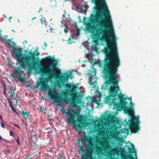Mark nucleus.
Instances as JSON below:
<instances>
[{
  "label": "nucleus",
  "mask_w": 159,
  "mask_h": 159,
  "mask_svg": "<svg viewBox=\"0 0 159 159\" xmlns=\"http://www.w3.org/2000/svg\"><path fill=\"white\" fill-rule=\"evenodd\" d=\"M93 11L89 19L90 22L86 26L87 31L91 33L95 43L102 38L107 45L103 50L105 54L103 60L102 72L106 82H118L117 80L118 67L120 61L117 52L116 37L112 31L113 25L109 12L105 18L98 17Z\"/></svg>",
  "instance_id": "obj_1"
},
{
  "label": "nucleus",
  "mask_w": 159,
  "mask_h": 159,
  "mask_svg": "<svg viewBox=\"0 0 159 159\" xmlns=\"http://www.w3.org/2000/svg\"><path fill=\"white\" fill-rule=\"evenodd\" d=\"M24 47L20 48V63L21 62V57L24 55V61L22 66L28 68L27 74L30 75L32 70L35 69L36 66L39 68V73L42 75L47 76V78H41L37 85L40 86V89H56L55 88L52 89L50 88L48 84V82L51 81L52 80L55 79L58 87L61 88L64 85L65 88L64 89H76L79 88L80 89H83V87L80 85L81 83H77L75 84H72L68 83L65 84L68 79V76L66 75H60L61 72L58 69H54L46 66H43L41 65L42 61L39 59V57H35V56H38L39 53L35 50L34 52H29V53L30 56H26L28 53V48L27 47V42L25 41L23 42ZM45 61L50 65L52 67L57 66V61L52 57L48 56L44 59Z\"/></svg>",
  "instance_id": "obj_2"
},
{
  "label": "nucleus",
  "mask_w": 159,
  "mask_h": 159,
  "mask_svg": "<svg viewBox=\"0 0 159 159\" xmlns=\"http://www.w3.org/2000/svg\"><path fill=\"white\" fill-rule=\"evenodd\" d=\"M50 99L58 104L61 105L62 102H65L69 101L72 107L80 109V107L77 105L79 104L82 106L85 104L84 101L82 100V96L77 92L78 90H61L62 92L58 93L57 90H43Z\"/></svg>",
  "instance_id": "obj_3"
},
{
  "label": "nucleus",
  "mask_w": 159,
  "mask_h": 159,
  "mask_svg": "<svg viewBox=\"0 0 159 159\" xmlns=\"http://www.w3.org/2000/svg\"><path fill=\"white\" fill-rule=\"evenodd\" d=\"M110 94L106 99V102L114 105L113 109L117 110H120L126 106L127 104L126 100L124 95L119 93L120 90H109Z\"/></svg>",
  "instance_id": "obj_4"
},
{
  "label": "nucleus",
  "mask_w": 159,
  "mask_h": 159,
  "mask_svg": "<svg viewBox=\"0 0 159 159\" xmlns=\"http://www.w3.org/2000/svg\"><path fill=\"white\" fill-rule=\"evenodd\" d=\"M68 115L66 118L68 123H72L74 127L77 129L82 128L85 124V120L84 116L80 115L78 112H74L73 110H68L65 112Z\"/></svg>",
  "instance_id": "obj_5"
},
{
  "label": "nucleus",
  "mask_w": 159,
  "mask_h": 159,
  "mask_svg": "<svg viewBox=\"0 0 159 159\" xmlns=\"http://www.w3.org/2000/svg\"><path fill=\"white\" fill-rule=\"evenodd\" d=\"M1 30H0V38L6 41V44L10 45V50L15 55L14 58L17 60L16 65L20 64V48L16 46L15 43L12 41L11 39L7 40V36H4L2 37H1Z\"/></svg>",
  "instance_id": "obj_6"
},
{
  "label": "nucleus",
  "mask_w": 159,
  "mask_h": 159,
  "mask_svg": "<svg viewBox=\"0 0 159 159\" xmlns=\"http://www.w3.org/2000/svg\"><path fill=\"white\" fill-rule=\"evenodd\" d=\"M93 3H94L95 6L94 7V9L96 11L95 14L96 16L99 17V16H101L103 18H105V17H107V12H109L107 11L106 12L102 11L100 10V8L102 5L104 4L105 5V7H107L106 4L105 3V0H91Z\"/></svg>",
  "instance_id": "obj_7"
},
{
  "label": "nucleus",
  "mask_w": 159,
  "mask_h": 159,
  "mask_svg": "<svg viewBox=\"0 0 159 159\" xmlns=\"http://www.w3.org/2000/svg\"><path fill=\"white\" fill-rule=\"evenodd\" d=\"M139 116L132 117L127 122L125 120L124 122L125 125H128L130 130L136 133L139 130Z\"/></svg>",
  "instance_id": "obj_8"
},
{
  "label": "nucleus",
  "mask_w": 159,
  "mask_h": 159,
  "mask_svg": "<svg viewBox=\"0 0 159 159\" xmlns=\"http://www.w3.org/2000/svg\"><path fill=\"white\" fill-rule=\"evenodd\" d=\"M86 139L88 143V144L86 145L87 152L86 154H84V149L83 148L81 149L83 152L82 153V155H81V159H93L92 155L93 152V144L90 141V139L89 137H87Z\"/></svg>",
  "instance_id": "obj_9"
},
{
  "label": "nucleus",
  "mask_w": 159,
  "mask_h": 159,
  "mask_svg": "<svg viewBox=\"0 0 159 159\" xmlns=\"http://www.w3.org/2000/svg\"><path fill=\"white\" fill-rule=\"evenodd\" d=\"M95 152L98 155H109L110 154L109 146L107 145H102L101 147H97Z\"/></svg>",
  "instance_id": "obj_10"
},
{
  "label": "nucleus",
  "mask_w": 159,
  "mask_h": 159,
  "mask_svg": "<svg viewBox=\"0 0 159 159\" xmlns=\"http://www.w3.org/2000/svg\"><path fill=\"white\" fill-rule=\"evenodd\" d=\"M132 147V148L130 147L128 148V150L129 151L128 152L130 154H127L126 155H124L123 156H122L121 157V158L122 159H134V158L130 154L131 153H134L135 157H137L136 151L133 145Z\"/></svg>",
  "instance_id": "obj_11"
},
{
  "label": "nucleus",
  "mask_w": 159,
  "mask_h": 159,
  "mask_svg": "<svg viewBox=\"0 0 159 159\" xmlns=\"http://www.w3.org/2000/svg\"><path fill=\"white\" fill-rule=\"evenodd\" d=\"M11 76L12 78L16 77L18 80L20 81V65L15 68L13 73L11 74Z\"/></svg>",
  "instance_id": "obj_12"
},
{
  "label": "nucleus",
  "mask_w": 159,
  "mask_h": 159,
  "mask_svg": "<svg viewBox=\"0 0 159 159\" xmlns=\"http://www.w3.org/2000/svg\"><path fill=\"white\" fill-rule=\"evenodd\" d=\"M111 123L114 125H119L120 123V121L116 116H113L111 117Z\"/></svg>",
  "instance_id": "obj_13"
},
{
  "label": "nucleus",
  "mask_w": 159,
  "mask_h": 159,
  "mask_svg": "<svg viewBox=\"0 0 159 159\" xmlns=\"http://www.w3.org/2000/svg\"><path fill=\"white\" fill-rule=\"evenodd\" d=\"M21 115L22 117L25 120H26L29 118V112H26L24 111H22L20 112Z\"/></svg>",
  "instance_id": "obj_14"
},
{
  "label": "nucleus",
  "mask_w": 159,
  "mask_h": 159,
  "mask_svg": "<svg viewBox=\"0 0 159 159\" xmlns=\"http://www.w3.org/2000/svg\"><path fill=\"white\" fill-rule=\"evenodd\" d=\"M125 113L128 114L129 115L133 114L134 113L133 109L130 107H127L124 109Z\"/></svg>",
  "instance_id": "obj_15"
},
{
  "label": "nucleus",
  "mask_w": 159,
  "mask_h": 159,
  "mask_svg": "<svg viewBox=\"0 0 159 159\" xmlns=\"http://www.w3.org/2000/svg\"><path fill=\"white\" fill-rule=\"evenodd\" d=\"M10 91L8 92V93L10 94V97L11 99H15V93L13 90H9Z\"/></svg>",
  "instance_id": "obj_16"
},
{
  "label": "nucleus",
  "mask_w": 159,
  "mask_h": 159,
  "mask_svg": "<svg viewBox=\"0 0 159 159\" xmlns=\"http://www.w3.org/2000/svg\"><path fill=\"white\" fill-rule=\"evenodd\" d=\"M8 101L9 103V105H10V107L11 108L13 111H14L15 112H16V110L13 107V105L12 104V102L11 101L9 98H8Z\"/></svg>",
  "instance_id": "obj_17"
},
{
  "label": "nucleus",
  "mask_w": 159,
  "mask_h": 159,
  "mask_svg": "<svg viewBox=\"0 0 159 159\" xmlns=\"http://www.w3.org/2000/svg\"><path fill=\"white\" fill-rule=\"evenodd\" d=\"M98 100L96 98H94L92 99L90 102H88L87 104L88 105V104H91L93 103H98Z\"/></svg>",
  "instance_id": "obj_18"
},
{
  "label": "nucleus",
  "mask_w": 159,
  "mask_h": 159,
  "mask_svg": "<svg viewBox=\"0 0 159 159\" xmlns=\"http://www.w3.org/2000/svg\"><path fill=\"white\" fill-rule=\"evenodd\" d=\"M40 20V23L41 24H43L44 23H45V20L44 18H42Z\"/></svg>",
  "instance_id": "obj_19"
},
{
  "label": "nucleus",
  "mask_w": 159,
  "mask_h": 159,
  "mask_svg": "<svg viewBox=\"0 0 159 159\" xmlns=\"http://www.w3.org/2000/svg\"><path fill=\"white\" fill-rule=\"evenodd\" d=\"M95 82H92L91 84V86H93V89H94L96 87V84Z\"/></svg>",
  "instance_id": "obj_20"
},
{
  "label": "nucleus",
  "mask_w": 159,
  "mask_h": 159,
  "mask_svg": "<svg viewBox=\"0 0 159 159\" xmlns=\"http://www.w3.org/2000/svg\"><path fill=\"white\" fill-rule=\"evenodd\" d=\"M64 26L65 27V29L64 30V31L65 32V33H66L68 31V28L67 27H66V26L65 25V24H64Z\"/></svg>",
  "instance_id": "obj_21"
},
{
  "label": "nucleus",
  "mask_w": 159,
  "mask_h": 159,
  "mask_svg": "<svg viewBox=\"0 0 159 159\" xmlns=\"http://www.w3.org/2000/svg\"><path fill=\"white\" fill-rule=\"evenodd\" d=\"M2 122L3 121H2L1 122V125L2 128H5V126L4 124Z\"/></svg>",
  "instance_id": "obj_22"
},
{
  "label": "nucleus",
  "mask_w": 159,
  "mask_h": 159,
  "mask_svg": "<svg viewBox=\"0 0 159 159\" xmlns=\"http://www.w3.org/2000/svg\"><path fill=\"white\" fill-rule=\"evenodd\" d=\"M7 65L10 66H12V64L11 62L9 61H8L7 62Z\"/></svg>",
  "instance_id": "obj_23"
},
{
  "label": "nucleus",
  "mask_w": 159,
  "mask_h": 159,
  "mask_svg": "<svg viewBox=\"0 0 159 159\" xmlns=\"http://www.w3.org/2000/svg\"><path fill=\"white\" fill-rule=\"evenodd\" d=\"M10 135L11 136H13V132L12 130H11L10 131Z\"/></svg>",
  "instance_id": "obj_24"
},
{
  "label": "nucleus",
  "mask_w": 159,
  "mask_h": 159,
  "mask_svg": "<svg viewBox=\"0 0 159 159\" xmlns=\"http://www.w3.org/2000/svg\"><path fill=\"white\" fill-rule=\"evenodd\" d=\"M24 79L20 76V82H23V80Z\"/></svg>",
  "instance_id": "obj_25"
},
{
  "label": "nucleus",
  "mask_w": 159,
  "mask_h": 159,
  "mask_svg": "<svg viewBox=\"0 0 159 159\" xmlns=\"http://www.w3.org/2000/svg\"><path fill=\"white\" fill-rule=\"evenodd\" d=\"M0 119L2 120V121H3V120L2 119V117L1 115H0Z\"/></svg>",
  "instance_id": "obj_26"
},
{
  "label": "nucleus",
  "mask_w": 159,
  "mask_h": 159,
  "mask_svg": "<svg viewBox=\"0 0 159 159\" xmlns=\"http://www.w3.org/2000/svg\"><path fill=\"white\" fill-rule=\"evenodd\" d=\"M14 126L15 127H18V129H19V126L18 125H16V124H14Z\"/></svg>",
  "instance_id": "obj_27"
},
{
  "label": "nucleus",
  "mask_w": 159,
  "mask_h": 159,
  "mask_svg": "<svg viewBox=\"0 0 159 159\" xmlns=\"http://www.w3.org/2000/svg\"><path fill=\"white\" fill-rule=\"evenodd\" d=\"M17 142L18 143V144H20V142H19V138H18L17 140Z\"/></svg>",
  "instance_id": "obj_28"
},
{
  "label": "nucleus",
  "mask_w": 159,
  "mask_h": 159,
  "mask_svg": "<svg viewBox=\"0 0 159 159\" xmlns=\"http://www.w3.org/2000/svg\"><path fill=\"white\" fill-rule=\"evenodd\" d=\"M32 158L31 157H27L25 159H32Z\"/></svg>",
  "instance_id": "obj_29"
},
{
  "label": "nucleus",
  "mask_w": 159,
  "mask_h": 159,
  "mask_svg": "<svg viewBox=\"0 0 159 159\" xmlns=\"http://www.w3.org/2000/svg\"><path fill=\"white\" fill-rule=\"evenodd\" d=\"M41 98L42 100H45L46 99V98L44 97H42Z\"/></svg>",
  "instance_id": "obj_30"
},
{
  "label": "nucleus",
  "mask_w": 159,
  "mask_h": 159,
  "mask_svg": "<svg viewBox=\"0 0 159 159\" xmlns=\"http://www.w3.org/2000/svg\"><path fill=\"white\" fill-rule=\"evenodd\" d=\"M0 140L1 141H2V140H3L2 137L0 135Z\"/></svg>",
  "instance_id": "obj_31"
},
{
  "label": "nucleus",
  "mask_w": 159,
  "mask_h": 159,
  "mask_svg": "<svg viewBox=\"0 0 159 159\" xmlns=\"http://www.w3.org/2000/svg\"><path fill=\"white\" fill-rule=\"evenodd\" d=\"M36 18V17H34V18H33L32 19V20H33L34 19H35Z\"/></svg>",
  "instance_id": "obj_32"
},
{
  "label": "nucleus",
  "mask_w": 159,
  "mask_h": 159,
  "mask_svg": "<svg viewBox=\"0 0 159 159\" xmlns=\"http://www.w3.org/2000/svg\"><path fill=\"white\" fill-rule=\"evenodd\" d=\"M44 46H47V44H46V43L45 42H44Z\"/></svg>",
  "instance_id": "obj_33"
},
{
  "label": "nucleus",
  "mask_w": 159,
  "mask_h": 159,
  "mask_svg": "<svg viewBox=\"0 0 159 159\" xmlns=\"http://www.w3.org/2000/svg\"><path fill=\"white\" fill-rule=\"evenodd\" d=\"M42 10V9L41 8H40V9H39V12L41 11Z\"/></svg>",
  "instance_id": "obj_34"
},
{
  "label": "nucleus",
  "mask_w": 159,
  "mask_h": 159,
  "mask_svg": "<svg viewBox=\"0 0 159 159\" xmlns=\"http://www.w3.org/2000/svg\"><path fill=\"white\" fill-rule=\"evenodd\" d=\"M126 130H127L126 132H128V133H129V131H128V129H126Z\"/></svg>",
  "instance_id": "obj_35"
},
{
  "label": "nucleus",
  "mask_w": 159,
  "mask_h": 159,
  "mask_svg": "<svg viewBox=\"0 0 159 159\" xmlns=\"http://www.w3.org/2000/svg\"><path fill=\"white\" fill-rule=\"evenodd\" d=\"M11 18H12V17H9V20H10L11 19Z\"/></svg>",
  "instance_id": "obj_36"
},
{
  "label": "nucleus",
  "mask_w": 159,
  "mask_h": 159,
  "mask_svg": "<svg viewBox=\"0 0 159 159\" xmlns=\"http://www.w3.org/2000/svg\"><path fill=\"white\" fill-rule=\"evenodd\" d=\"M4 89H6V88H5V84L4 85Z\"/></svg>",
  "instance_id": "obj_37"
},
{
  "label": "nucleus",
  "mask_w": 159,
  "mask_h": 159,
  "mask_svg": "<svg viewBox=\"0 0 159 159\" xmlns=\"http://www.w3.org/2000/svg\"><path fill=\"white\" fill-rule=\"evenodd\" d=\"M22 73H23V72H22V71L20 70V75H21V74H22Z\"/></svg>",
  "instance_id": "obj_38"
},
{
  "label": "nucleus",
  "mask_w": 159,
  "mask_h": 159,
  "mask_svg": "<svg viewBox=\"0 0 159 159\" xmlns=\"http://www.w3.org/2000/svg\"><path fill=\"white\" fill-rule=\"evenodd\" d=\"M122 150H122V152H123V150H125V148H123Z\"/></svg>",
  "instance_id": "obj_39"
},
{
  "label": "nucleus",
  "mask_w": 159,
  "mask_h": 159,
  "mask_svg": "<svg viewBox=\"0 0 159 159\" xmlns=\"http://www.w3.org/2000/svg\"><path fill=\"white\" fill-rule=\"evenodd\" d=\"M4 93H5L6 92V90H4Z\"/></svg>",
  "instance_id": "obj_40"
},
{
  "label": "nucleus",
  "mask_w": 159,
  "mask_h": 159,
  "mask_svg": "<svg viewBox=\"0 0 159 159\" xmlns=\"http://www.w3.org/2000/svg\"><path fill=\"white\" fill-rule=\"evenodd\" d=\"M69 40H70V38H69V39H68V41H69Z\"/></svg>",
  "instance_id": "obj_41"
},
{
  "label": "nucleus",
  "mask_w": 159,
  "mask_h": 159,
  "mask_svg": "<svg viewBox=\"0 0 159 159\" xmlns=\"http://www.w3.org/2000/svg\"><path fill=\"white\" fill-rule=\"evenodd\" d=\"M11 89V90H12V88H10V89Z\"/></svg>",
  "instance_id": "obj_42"
},
{
  "label": "nucleus",
  "mask_w": 159,
  "mask_h": 159,
  "mask_svg": "<svg viewBox=\"0 0 159 159\" xmlns=\"http://www.w3.org/2000/svg\"><path fill=\"white\" fill-rule=\"evenodd\" d=\"M94 74H96V71H95L94 72Z\"/></svg>",
  "instance_id": "obj_43"
},
{
  "label": "nucleus",
  "mask_w": 159,
  "mask_h": 159,
  "mask_svg": "<svg viewBox=\"0 0 159 159\" xmlns=\"http://www.w3.org/2000/svg\"><path fill=\"white\" fill-rule=\"evenodd\" d=\"M100 121H101V120H102V119H100Z\"/></svg>",
  "instance_id": "obj_44"
},
{
  "label": "nucleus",
  "mask_w": 159,
  "mask_h": 159,
  "mask_svg": "<svg viewBox=\"0 0 159 159\" xmlns=\"http://www.w3.org/2000/svg\"><path fill=\"white\" fill-rule=\"evenodd\" d=\"M98 90H96V91H98Z\"/></svg>",
  "instance_id": "obj_45"
},
{
  "label": "nucleus",
  "mask_w": 159,
  "mask_h": 159,
  "mask_svg": "<svg viewBox=\"0 0 159 159\" xmlns=\"http://www.w3.org/2000/svg\"><path fill=\"white\" fill-rule=\"evenodd\" d=\"M60 158H61V157H60V158H59V159H61Z\"/></svg>",
  "instance_id": "obj_46"
},
{
  "label": "nucleus",
  "mask_w": 159,
  "mask_h": 159,
  "mask_svg": "<svg viewBox=\"0 0 159 159\" xmlns=\"http://www.w3.org/2000/svg\"><path fill=\"white\" fill-rule=\"evenodd\" d=\"M47 32H48V30H47Z\"/></svg>",
  "instance_id": "obj_47"
}]
</instances>
